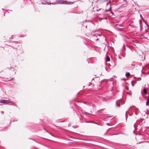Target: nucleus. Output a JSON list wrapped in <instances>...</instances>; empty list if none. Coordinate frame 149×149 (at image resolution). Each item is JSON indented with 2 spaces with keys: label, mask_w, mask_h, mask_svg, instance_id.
<instances>
[{
  "label": "nucleus",
  "mask_w": 149,
  "mask_h": 149,
  "mask_svg": "<svg viewBox=\"0 0 149 149\" xmlns=\"http://www.w3.org/2000/svg\"><path fill=\"white\" fill-rule=\"evenodd\" d=\"M10 102L8 100H0V103H2L8 104L10 103Z\"/></svg>",
  "instance_id": "f257e3e1"
},
{
  "label": "nucleus",
  "mask_w": 149,
  "mask_h": 149,
  "mask_svg": "<svg viewBox=\"0 0 149 149\" xmlns=\"http://www.w3.org/2000/svg\"><path fill=\"white\" fill-rule=\"evenodd\" d=\"M62 3L63 4H69L72 3H73L72 2H68L66 1H63Z\"/></svg>",
  "instance_id": "f03ea898"
},
{
  "label": "nucleus",
  "mask_w": 149,
  "mask_h": 149,
  "mask_svg": "<svg viewBox=\"0 0 149 149\" xmlns=\"http://www.w3.org/2000/svg\"><path fill=\"white\" fill-rule=\"evenodd\" d=\"M106 61L107 62H109L110 61V58L108 56H107V58H106Z\"/></svg>",
  "instance_id": "7ed1b4c3"
},
{
  "label": "nucleus",
  "mask_w": 149,
  "mask_h": 149,
  "mask_svg": "<svg viewBox=\"0 0 149 149\" xmlns=\"http://www.w3.org/2000/svg\"><path fill=\"white\" fill-rule=\"evenodd\" d=\"M149 104V95L148 96V100L146 102V105H148Z\"/></svg>",
  "instance_id": "20e7f679"
},
{
  "label": "nucleus",
  "mask_w": 149,
  "mask_h": 149,
  "mask_svg": "<svg viewBox=\"0 0 149 149\" xmlns=\"http://www.w3.org/2000/svg\"><path fill=\"white\" fill-rule=\"evenodd\" d=\"M125 75L127 77H128L130 75V73L127 72L126 73Z\"/></svg>",
  "instance_id": "39448f33"
},
{
  "label": "nucleus",
  "mask_w": 149,
  "mask_h": 149,
  "mask_svg": "<svg viewBox=\"0 0 149 149\" xmlns=\"http://www.w3.org/2000/svg\"><path fill=\"white\" fill-rule=\"evenodd\" d=\"M143 92L145 94H147V90L146 89V88H145L143 91Z\"/></svg>",
  "instance_id": "423d86ee"
},
{
  "label": "nucleus",
  "mask_w": 149,
  "mask_h": 149,
  "mask_svg": "<svg viewBox=\"0 0 149 149\" xmlns=\"http://www.w3.org/2000/svg\"><path fill=\"white\" fill-rule=\"evenodd\" d=\"M116 104L117 106H118V107H120V104H118L117 102H116Z\"/></svg>",
  "instance_id": "0eeeda50"
},
{
  "label": "nucleus",
  "mask_w": 149,
  "mask_h": 149,
  "mask_svg": "<svg viewBox=\"0 0 149 149\" xmlns=\"http://www.w3.org/2000/svg\"><path fill=\"white\" fill-rule=\"evenodd\" d=\"M51 3H48V4H51Z\"/></svg>",
  "instance_id": "6e6552de"
},
{
  "label": "nucleus",
  "mask_w": 149,
  "mask_h": 149,
  "mask_svg": "<svg viewBox=\"0 0 149 149\" xmlns=\"http://www.w3.org/2000/svg\"><path fill=\"white\" fill-rule=\"evenodd\" d=\"M98 40V39L97 38V39H96V40Z\"/></svg>",
  "instance_id": "1a4fd4ad"
},
{
  "label": "nucleus",
  "mask_w": 149,
  "mask_h": 149,
  "mask_svg": "<svg viewBox=\"0 0 149 149\" xmlns=\"http://www.w3.org/2000/svg\"><path fill=\"white\" fill-rule=\"evenodd\" d=\"M132 85L133 86H134L133 84H132Z\"/></svg>",
  "instance_id": "9d476101"
},
{
  "label": "nucleus",
  "mask_w": 149,
  "mask_h": 149,
  "mask_svg": "<svg viewBox=\"0 0 149 149\" xmlns=\"http://www.w3.org/2000/svg\"><path fill=\"white\" fill-rule=\"evenodd\" d=\"M142 95H143V96H144V95H143V94H142Z\"/></svg>",
  "instance_id": "9b49d317"
},
{
  "label": "nucleus",
  "mask_w": 149,
  "mask_h": 149,
  "mask_svg": "<svg viewBox=\"0 0 149 149\" xmlns=\"http://www.w3.org/2000/svg\"><path fill=\"white\" fill-rule=\"evenodd\" d=\"M148 34H149V33H148Z\"/></svg>",
  "instance_id": "f8f14e48"
}]
</instances>
